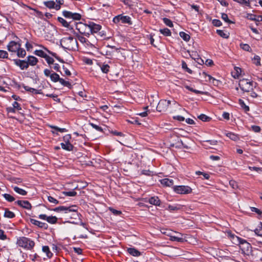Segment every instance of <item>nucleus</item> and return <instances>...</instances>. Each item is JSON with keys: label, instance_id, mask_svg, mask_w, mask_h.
Returning <instances> with one entry per match:
<instances>
[{"label": "nucleus", "instance_id": "obj_30", "mask_svg": "<svg viewBox=\"0 0 262 262\" xmlns=\"http://www.w3.org/2000/svg\"><path fill=\"white\" fill-rule=\"evenodd\" d=\"M240 247L243 251L247 252H249L252 248L251 244L247 242L245 243L244 245L240 246Z\"/></svg>", "mask_w": 262, "mask_h": 262}, {"label": "nucleus", "instance_id": "obj_62", "mask_svg": "<svg viewBox=\"0 0 262 262\" xmlns=\"http://www.w3.org/2000/svg\"><path fill=\"white\" fill-rule=\"evenodd\" d=\"M251 130L254 133H259L261 130L260 126L257 125H252L251 127Z\"/></svg>", "mask_w": 262, "mask_h": 262}, {"label": "nucleus", "instance_id": "obj_11", "mask_svg": "<svg viewBox=\"0 0 262 262\" xmlns=\"http://www.w3.org/2000/svg\"><path fill=\"white\" fill-rule=\"evenodd\" d=\"M62 15L67 19H72L73 20H80L81 18V15L80 13L67 10L62 11Z\"/></svg>", "mask_w": 262, "mask_h": 262}, {"label": "nucleus", "instance_id": "obj_63", "mask_svg": "<svg viewBox=\"0 0 262 262\" xmlns=\"http://www.w3.org/2000/svg\"><path fill=\"white\" fill-rule=\"evenodd\" d=\"M212 23L213 25L215 27H220L222 25V23L221 21V20L219 19H213L212 20Z\"/></svg>", "mask_w": 262, "mask_h": 262}, {"label": "nucleus", "instance_id": "obj_56", "mask_svg": "<svg viewBox=\"0 0 262 262\" xmlns=\"http://www.w3.org/2000/svg\"><path fill=\"white\" fill-rule=\"evenodd\" d=\"M195 173L196 175H201V174L203 175V176L204 177V178L206 180H208L210 178L209 174L207 173L201 172L200 171H196L195 172Z\"/></svg>", "mask_w": 262, "mask_h": 262}, {"label": "nucleus", "instance_id": "obj_33", "mask_svg": "<svg viewBox=\"0 0 262 262\" xmlns=\"http://www.w3.org/2000/svg\"><path fill=\"white\" fill-rule=\"evenodd\" d=\"M17 53V56L20 58H24L26 55V52L25 50L23 48H21V47H19V48L16 52Z\"/></svg>", "mask_w": 262, "mask_h": 262}, {"label": "nucleus", "instance_id": "obj_3", "mask_svg": "<svg viewBox=\"0 0 262 262\" xmlns=\"http://www.w3.org/2000/svg\"><path fill=\"white\" fill-rule=\"evenodd\" d=\"M16 244L18 246L27 250L32 249L35 245V243L33 241L24 236L20 237L18 238Z\"/></svg>", "mask_w": 262, "mask_h": 262}, {"label": "nucleus", "instance_id": "obj_7", "mask_svg": "<svg viewBox=\"0 0 262 262\" xmlns=\"http://www.w3.org/2000/svg\"><path fill=\"white\" fill-rule=\"evenodd\" d=\"M172 188L174 192L179 194H187L192 192L191 188L188 186H174Z\"/></svg>", "mask_w": 262, "mask_h": 262}, {"label": "nucleus", "instance_id": "obj_29", "mask_svg": "<svg viewBox=\"0 0 262 262\" xmlns=\"http://www.w3.org/2000/svg\"><path fill=\"white\" fill-rule=\"evenodd\" d=\"M74 34H75L76 37L82 43H86V45H89L90 43V41L84 37L78 34V33H76L75 32L74 33Z\"/></svg>", "mask_w": 262, "mask_h": 262}, {"label": "nucleus", "instance_id": "obj_51", "mask_svg": "<svg viewBox=\"0 0 262 262\" xmlns=\"http://www.w3.org/2000/svg\"><path fill=\"white\" fill-rule=\"evenodd\" d=\"M182 68L185 70L189 74L192 73V71L187 67V64L186 62L182 61Z\"/></svg>", "mask_w": 262, "mask_h": 262}, {"label": "nucleus", "instance_id": "obj_60", "mask_svg": "<svg viewBox=\"0 0 262 262\" xmlns=\"http://www.w3.org/2000/svg\"><path fill=\"white\" fill-rule=\"evenodd\" d=\"M171 240L172 241L178 242L182 243L184 242V239L182 237H179L176 236H171Z\"/></svg>", "mask_w": 262, "mask_h": 262}, {"label": "nucleus", "instance_id": "obj_38", "mask_svg": "<svg viewBox=\"0 0 262 262\" xmlns=\"http://www.w3.org/2000/svg\"><path fill=\"white\" fill-rule=\"evenodd\" d=\"M58 82H59L63 86H66L70 89H71L72 87V85L69 81H66L60 77L59 78V80L58 81Z\"/></svg>", "mask_w": 262, "mask_h": 262}, {"label": "nucleus", "instance_id": "obj_64", "mask_svg": "<svg viewBox=\"0 0 262 262\" xmlns=\"http://www.w3.org/2000/svg\"><path fill=\"white\" fill-rule=\"evenodd\" d=\"M12 106L16 110L19 111L21 110L20 104H19L17 101H14L12 103Z\"/></svg>", "mask_w": 262, "mask_h": 262}, {"label": "nucleus", "instance_id": "obj_47", "mask_svg": "<svg viewBox=\"0 0 262 262\" xmlns=\"http://www.w3.org/2000/svg\"><path fill=\"white\" fill-rule=\"evenodd\" d=\"M89 125L97 131L103 133V129L101 126H99V125L92 122H89Z\"/></svg>", "mask_w": 262, "mask_h": 262}, {"label": "nucleus", "instance_id": "obj_15", "mask_svg": "<svg viewBox=\"0 0 262 262\" xmlns=\"http://www.w3.org/2000/svg\"><path fill=\"white\" fill-rule=\"evenodd\" d=\"M38 217L41 220L47 221L49 223L51 224H56L58 220L55 216H47V215L45 214L39 215Z\"/></svg>", "mask_w": 262, "mask_h": 262}, {"label": "nucleus", "instance_id": "obj_43", "mask_svg": "<svg viewBox=\"0 0 262 262\" xmlns=\"http://www.w3.org/2000/svg\"><path fill=\"white\" fill-rule=\"evenodd\" d=\"M180 36L185 41H188L190 39V35L184 32H180L179 33Z\"/></svg>", "mask_w": 262, "mask_h": 262}, {"label": "nucleus", "instance_id": "obj_24", "mask_svg": "<svg viewBox=\"0 0 262 262\" xmlns=\"http://www.w3.org/2000/svg\"><path fill=\"white\" fill-rule=\"evenodd\" d=\"M27 61L28 62L29 66H34L36 65V64L38 62V60L35 56L29 55L27 57Z\"/></svg>", "mask_w": 262, "mask_h": 262}, {"label": "nucleus", "instance_id": "obj_2", "mask_svg": "<svg viewBox=\"0 0 262 262\" xmlns=\"http://www.w3.org/2000/svg\"><path fill=\"white\" fill-rule=\"evenodd\" d=\"M238 85L244 92H250L256 87V83L248 79L243 78L239 80Z\"/></svg>", "mask_w": 262, "mask_h": 262}, {"label": "nucleus", "instance_id": "obj_37", "mask_svg": "<svg viewBox=\"0 0 262 262\" xmlns=\"http://www.w3.org/2000/svg\"><path fill=\"white\" fill-rule=\"evenodd\" d=\"M42 250L43 252L46 253L48 257L51 258L53 256V253L50 251L49 246H43L42 248Z\"/></svg>", "mask_w": 262, "mask_h": 262}, {"label": "nucleus", "instance_id": "obj_1", "mask_svg": "<svg viewBox=\"0 0 262 262\" xmlns=\"http://www.w3.org/2000/svg\"><path fill=\"white\" fill-rule=\"evenodd\" d=\"M60 46L64 50L69 51H77L78 50V45L76 38L72 36L62 38L60 41Z\"/></svg>", "mask_w": 262, "mask_h": 262}, {"label": "nucleus", "instance_id": "obj_26", "mask_svg": "<svg viewBox=\"0 0 262 262\" xmlns=\"http://www.w3.org/2000/svg\"><path fill=\"white\" fill-rule=\"evenodd\" d=\"M247 18L251 20H253L255 21H260L262 20V16L261 15L256 16V15L248 13L247 14Z\"/></svg>", "mask_w": 262, "mask_h": 262}, {"label": "nucleus", "instance_id": "obj_48", "mask_svg": "<svg viewBox=\"0 0 262 262\" xmlns=\"http://www.w3.org/2000/svg\"><path fill=\"white\" fill-rule=\"evenodd\" d=\"M240 47L244 51L248 52L252 51V49L248 44L242 43L240 44Z\"/></svg>", "mask_w": 262, "mask_h": 262}, {"label": "nucleus", "instance_id": "obj_14", "mask_svg": "<svg viewBox=\"0 0 262 262\" xmlns=\"http://www.w3.org/2000/svg\"><path fill=\"white\" fill-rule=\"evenodd\" d=\"M13 62L14 64L19 67L20 70H26L28 68L29 65L27 60H20L19 59H13Z\"/></svg>", "mask_w": 262, "mask_h": 262}, {"label": "nucleus", "instance_id": "obj_58", "mask_svg": "<svg viewBox=\"0 0 262 262\" xmlns=\"http://www.w3.org/2000/svg\"><path fill=\"white\" fill-rule=\"evenodd\" d=\"M239 4L243 6H246L250 8H251L250 0H242Z\"/></svg>", "mask_w": 262, "mask_h": 262}, {"label": "nucleus", "instance_id": "obj_32", "mask_svg": "<svg viewBox=\"0 0 262 262\" xmlns=\"http://www.w3.org/2000/svg\"><path fill=\"white\" fill-rule=\"evenodd\" d=\"M203 74L205 75V77L208 78V81L212 82L214 85H217L219 82V80L215 79L214 78L212 77L211 75L207 74L206 73L203 72Z\"/></svg>", "mask_w": 262, "mask_h": 262}, {"label": "nucleus", "instance_id": "obj_39", "mask_svg": "<svg viewBox=\"0 0 262 262\" xmlns=\"http://www.w3.org/2000/svg\"><path fill=\"white\" fill-rule=\"evenodd\" d=\"M238 103L240 105L241 107L244 110L245 112L249 111V107L245 104L244 100H243L241 99H239L238 100Z\"/></svg>", "mask_w": 262, "mask_h": 262}, {"label": "nucleus", "instance_id": "obj_9", "mask_svg": "<svg viewBox=\"0 0 262 262\" xmlns=\"http://www.w3.org/2000/svg\"><path fill=\"white\" fill-rule=\"evenodd\" d=\"M170 100H167L166 99H161L159 101L157 107V111L159 112H165L169 105L171 104Z\"/></svg>", "mask_w": 262, "mask_h": 262}, {"label": "nucleus", "instance_id": "obj_59", "mask_svg": "<svg viewBox=\"0 0 262 262\" xmlns=\"http://www.w3.org/2000/svg\"><path fill=\"white\" fill-rule=\"evenodd\" d=\"M63 193L68 196H74L77 194V192L74 190L70 191H64Z\"/></svg>", "mask_w": 262, "mask_h": 262}, {"label": "nucleus", "instance_id": "obj_41", "mask_svg": "<svg viewBox=\"0 0 262 262\" xmlns=\"http://www.w3.org/2000/svg\"><path fill=\"white\" fill-rule=\"evenodd\" d=\"M34 54L39 57L45 58L47 56V54L41 50H36L34 52Z\"/></svg>", "mask_w": 262, "mask_h": 262}, {"label": "nucleus", "instance_id": "obj_6", "mask_svg": "<svg viewBox=\"0 0 262 262\" xmlns=\"http://www.w3.org/2000/svg\"><path fill=\"white\" fill-rule=\"evenodd\" d=\"M71 139V135L70 134H67L63 137V140L64 143H61L60 145L61 148L67 151H71L73 150L74 146L70 143Z\"/></svg>", "mask_w": 262, "mask_h": 262}, {"label": "nucleus", "instance_id": "obj_57", "mask_svg": "<svg viewBox=\"0 0 262 262\" xmlns=\"http://www.w3.org/2000/svg\"><path fill=\"white\" fill-rule=\"evenodd\" d=\"M109 210L115 215H120L122 214V212L120 210H116L113 208L110 207Z\"/></svg>", "mask_w": 262, "mask_h": 262}, {"label": "nucleus", "instance_id": "obj_40", "mask_svg": "<svg viewBox=\"0 0 262 262\" xmlns=\"http://www.w3.org/2000/svg\"><path fill=\"white\" fill-rule=\"evenodd\" d=\"M159 31L165 36H170L171 35V32L170 30L167 28L161 29H160Z\"/></svg>", "mask_w": 262, "mask_h": 262}, {"label": "nucleus", "instance_id": "obj_34", "mask_svg": "<svg viewBox=\"0 0 262 262\" xmlns=\"http://www.w3.org/2000/svg\"><path fill=\"white\" fill-rule=\"evenodd\" d=\"M226 136L230 138L231 140L236 141L239 140V138L237 134L229 132L226 134Z\"/></svg>", "mask_w": 262, "mask_h": 262}, {"label": "nucleus", "instance_id": "obj_61", "mask_svg": "<svg viewBox=\"0 0 262 262\" xmlns=\"http://www.w3.org/2000/svg\"><path fill=\"white\" fill-rule=\"evenodd\" d=\"M48 200L49 202L51 203H53L54 204H59V201L51 196H48Z\"/></svg>", "mask_w": 262, "mask_h": 262}, {"label": "nucleus", "instance_id": "obj_35", "mask_svg": "<svg viewBox=\"0 0 262 262\" xmlns=\"http://www.w3.org/2000/svg\"><path fill=\"white\" fill-rule=\"evenodd\" d=\"M97 34L100 39H108L110 38V37L106 36V32L104 30H101Z\"/></svg>", "mask_w": 262, "mask_h": 262}, {"label": "nucleus", "instance_id": "obj_5", "mask_svg": "<svg viewBox=\"0 0 262 262\" xmlns=\"http://www.w3.org/2000/svg\"><path fill=\"white\" fill-rule=\"evenodd\" d=\"M113 21L117 24L121 21L122 24H127L129 25L133 24L131 17L128 15H124L123 14H119L115 16L113 19Z\"/></svg>", "mask_w": 262, "mask_h": 262}, {"label": "nucleus", "instance_id": "obj_50", "mask_svg": "<svg viewBox=\"0 0 262 262\" xmlns=\"http://www.w3.org/2000/svg\"><path fill=\"white\" fill-rule=\"evenodd\" d=\"M45 59L47 61V63L48 64L49 67H51L54 63V59L48 55Z\"/></svg>", "mask_w": 262, "mask_h": 262}, {"label": "nucleus", "instance_id": "obj_22", "mask_svg": "<svg viewBox=\"0 0 262 262\" xmlns=\"http://www.w3.org/2000/svg\"><path fill=\"white\" fill-rule=\"evenodd\" d=\"M242 70L241 68L235 67L234 70L231 72V75L234 79H238L242 75Z\"/></svg>", "mask_w": 262, "mask_h": 262}, {"label": "nucleus", "instance_id": "obj_12", "mask_svg": "<svg viewBox=\"0 0 262 262\" xmlns=\"http://www.w3.org/2000/svg\"><path fill=\"white\" fill-rule=\"evenodd\" d=\"M89 36L91 34H97L102 29L101 25L91 21H89Z\"/></svg>", "mask_w": 262, "mask_h": 262}, {"label": "nucleus", "instance_id": "obj_13", "mask_svg": "<svg viewBox=\"0 0 262 262\" xmlns=\"http://www.w3.org/2000/svg\"><path fill=\"white\" fill-rule=\"evenodd\" d=\"M21 45L19 42L11 41L8 44L7 47L9 52L16 53L17 50L21 47Z\"/></svg>", "mask_w": 262, "mask_h": 262}, {"label": "nucleus", "instance_id": "obj_52", "mask_svg": "<svg viewBox=\"0 0 262 262\" xmlns=\"http://www.w3.org/2000/svg\"><path fill=\"white\" fill-rule=\"evenodd\" d=\"M163 21L166 26L169 27H173L172 21L170 19L164 17L163 18Z\"/></svg>", "mask_w": 262, "mask_h": 262}, {"label": "nucleus", "instance_id": "obj_4", "mask_svg": "<svg viewBox=\"0 0 262 262\" xmlns=\"http://www.w3.org/2000/svg\"><path fill=\"white\" fill-rule=\"evenodd\" d=\"M74 25L75 26L76 29L79 32L80 34L89 37V22L87 24L82 22H76L74 23Z\"/></svg>", "mask_w": 262, "mask_h": 262}, {"label": "nucleus", "instance_id": "obj_31", "mask_svg": "<svg viewBox=\"0 0 262 262\" xmlns=\"http://www.w3.org/2000/svg\"><path fill=\"white\" fill-rule=\"evenodd\" d=\"M13 190L17 193L22 195H26L27 194V191H26L25 190L20 188L17 186H14L12 187Z\"/></svg>", "mask_w": 262, "mask_h": 262}, {"label": "nucleus", "instance_id": "obj_17", "mask_svg": "<svg viewBox=\"0 0 262 262\" xmlns=\"http://www.w3.org/2000/svg\"><path fill=\"white\" fill-rule=\"evenodd\" d=\"M145 202H148L150 204L155 205L156 206L160 207L161 206V201L157 196H151L148 199V200L145 201Z\"/></svg>", "mask_w": 262, "mask_h": 262}, {"label": "nucleus", "instance_id": "obj_21", "mask_svg": "<svg viewBox=\"0 0 262 262\" xmlns=\"http://www.w3.org/2000/svg\"><path fill=\"white\" fill-rule=\"evenodd\" d=\"M22 87L25 89V90L28 92L35 94H42V92L41 90H36L34 88H32L29 87V86L25 85L24 84L22 85Z\"/></svg>", "mask_w": 262, "mask_h": 262}, {"label": "nucleus", "instance_id": "obj_53", "mask_svg": "<svg viewBox=\"0 0 262 262\" xmlns=\"http://www.w3.org/2000/svg\"><path fill=\"white\" fill-rule=\"evenodd\" d=\"M51 128L54 129L56 132H59L60 133H64L67 132V130L65 128H60L56 126H50Z\"/></svg>", "mask_w": 262, "mask_h": 262}, {"label": "nucleus", "instance_id": "obj_55", "mask_svg": "<svg viewBox=\"0 0 262 262\" xmlns=\"http://www.w3.org/2000/svg\"><path fill=\"white\" fill-rule=\"evenodd\" d=\"M50 70L51 69H54L55 71H57V72H59L60 73H61V72H60V66L59 65V64L57 63H54V64H53L51 67H49Z\"/></svg>", "mask_w": 262, "mask_h": 262}, {"label": "nucleus", "instance_id": "obj_45", "mask_svg": "<svg viewBox=\"0 0 262 262\" xmlns=\"http://www.w3.org/2000/svg\"><path fill=\"white\" fill-rule=\"evenodd\" d=\"M2 196L9 202H12L15 201V198L9 194L4 193L2 194Z\"/></svg>", "mask_w": 262, "mask_h": 262}, {"label": "nucleus", "instance_id": "obj_23", "mask_svg": "<svg viewBox=\"0 0 262 262\" xmlns=\"http://www.w3.org/2000/svg\"><path fill=\"white\" fill-rule=\"evenodd\" d=\"M98 65L100 67L102 73L107 74L110 72V66L105 62H99Z\"/></svg>", "mask_w": 262, "mask_h": 262}, {"label": "nucleus", "instance_id": "obj_16", "mask_svg": "<svg viewBox=\"0 0 262 262\" xmlns=\"http://www.w3.org/2000/svg\"><path fill=\"white\" fill-rule=\"evenodd\" d=\"M15 203L21 208L27 210H31L32 208V205L28 201L17 200L15 202Z\"/></svg>", "mask_w": 262, "mask_h": 262}, {"label": "nucleus", "instance_id": "obj_18", "mask_svg": "<svg viewBox=\"0 0 262 262\" xmlns=\"http://www.w3.org/2000/svg\"><path fill=\"white\" fill-rule=\"evenodd\" d=\"M43 4L46 7L50 9H55L56 10H59L61 8V6H59V5H56L53 1L44 2Z\"/></svg>", "mask_w": 262, "mask_h": 262}, {"label": "nucleus", "instance_id": "obj_49", "mask_svg": "<svg viewBox=\"0 0 262 262\" xmlns=\"http://www.w3.org/2000/svg\"><path fill=\"white\" fill-rule=\"evenodd\" d=\"M221 18L223 20H224L226 23L228 24H233L234 22L230 20L228 18V15L226 13H222Z\"/></svg>", "mask_w": 262, "mask_h": 262}, {"label": "nucleus", "instance_id": "obj_36", "mask_svg": "<svg viewBox=\"0 0 262 262\" xmlns=\"http://www.w3.org/2000/svg\"><path fill=\"white\" fill-rule=\"evenodd\" d=\"M185 88L187 90H189V91H191V92H193V93H195V94H202V95H204V94H206V93H205V92H204L201 91H199V90H195V89H193L192 88L190 87V86H189V85H185Z\"/></svg>", "mask_w": 262, "mask_h": 262}, {"label": "nucleus", "instance_id": "obj_8", "mask_svg": "<svg viewBox=\"0 0 262 262\" xmlns=\"http://www.w3.org/2000/svg\"><path fill=\"white\" fill-rule=\"evenodd\" d=\"M78 207L76 205H72L70 206H61L56 207L52 209L55 212H64L66 213H68L71 212H76L78 211Z\"/></svg>", "mask_w": 262, "mask_h": 262}, {"label": "nucleus", "instance_id": "obj_42", "mask_svg": "<svg viewBox=\"0 0 262 262\" xmlns=\"http://www.w3.org/2000/svg\"><path fill=\"white\" fill-rule=\"evenodd\" d=\"M217 34L220 35L221 37L224 38H228L229 37V33L224 32L223 30H216Z\"/></svg>", "mask_w": 262, "mask_h": 262}, {"label": "nucleus", "instance_id": "obj_25", "mask_svg": "<svg viewBox=\"0 0 262 262\" xmlns=\"http://www.w3.org/2000/svg\"><path fill=\"white\" fill-rule=\"evenodd\" d=\"M161 184L164 186L170 187L173 185L174 182L172 179L164 178L160 180Z\"/></svg>", "mask_w": 262, "mask_h": 262}, {"label": "nucleus", "instance_id": "obj_46", "mask_svg": "<svg viewBox=\"0 0 262 262\" xmlns=\"http://www.w3.org/2000/svg\"><path fill=\"white\" fill-rule=\"evenodd\" d=\"M181 209L180 205H169L168 206V210L170 212H173L174 211L178 210Z\"/></svg>", "mask_w": 262, "mask_h": 262}, {"label": "nucleus", "instance_id": "obj_28", "mask_svg": "<svg viewBox=\"0 0 262 262\" xmlns=\"http://www.w3.org/2000/svg\"><path fill=\"white\" fill-rule=\"evenodd\" d=\"M4 216L9 219H12L15 216V214L13 212L10 211L8 208H5Z\"/></svg>", "mask_w": 262, "mask_h": 262}, {"label": "nucleus", "instance_id": "obj_20", "mask_svg": "<svg viewBox=\"0 0 262 262\" xmlns=\"http://www.w3.org/2000/svg\"><path fill=\"white\" fill-rule=\"evenodd\" d=\"M58 21L61 24L62 26L65 28H68L70 30L74 31V27L70 25V22L68 23L67 20L61 17H57Z\"/></svg>", "mask_w": 262, "mask_h": 262}, {"label": "nucleus", "instance_id": "obj_10", "mask_svg": "<svg viewBox=\"0 0 262 262\" xmlns=\"http://www.w3.org/2000/svg\"><path fill=\"white\" fill-rule=\"evenodd\" d=\"M43 74L46 77H49L51 81L53 82H57L59 80V75L50 69H45L43 70Z\"/></svg>", "mask_w": 262, "mask_h": 262}, {"label": "nucleus", "instance_id": "obj_19", "mask_svg": "<svg viewBox=\"0 0 262 262\" xmlns=\"http://www.w3.org/2000/svg\"><path fill=\"white\" fill-rule=\"evenodd\" d=\"M30 222L32 224L37 226L40 228L44 229H47L48 228V225L46 223H43L33 219H30Z\"/></svg>", "mask_w": 262, "mask_h": 262}, {"label": "nucleus", "instance_id": "obj_27", "mask_svg": "<svg viewBox=\"0 0 262 262\" xmlns=\"http://www.w3.org/2000/svg\"><path fill=\"white\" fill-rule=\"evenodd\" d=\"M127 252L133 256H139L141 255V252L135 248H128Z\"/></svg>", "mask_w": 262, "mask_h": 262}, {"label": "nucleus", "instance_id": "obj_44", "mask_svg": "<svg viewBox=\"0 0 262 262\" xmlns=\"http://www.w3.org/2000/svg\"><path fill=\"white\" fill-rule=\"evenodd\" d=\"M198 118L204 122H209L211 119L210 117L203 114H202L200 115H199L198 116Z\"/></svg>", "mask_w": 262, "mask_h": 262}, {"label": "nucleus", "instance_id": "obj_54", "mask_svg": "<svg viewBox=\"0 0 262 262\" xmlns=\"http://www.w3.org/2000/svg\"><path fill=\"white\" fill-rule=\"evenodd\" d=\"M0 58L8 59V53L6 51L0 50Z\"/></svg>", "mask_w": 262, "mask_h": 262}]
</instances>
